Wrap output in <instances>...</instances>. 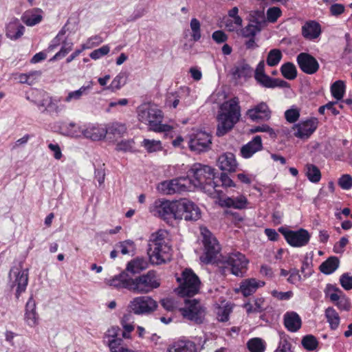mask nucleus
<instances>
[{
    "label": "nucleus",
    "mask_w": 352,
    "mask_h": 352,
    "mask_svg": "<svg viewBox=\"0 0 352 352\" xmlns=\"http://www.w3.org/2000/svg\"><path fill=\"white\" fill-rule=\"evenodd\" d=\"M215 169L210 166L195 163L188 171V178L195 187L199 188L208 194L219 193V185L215 181Z\"/></svg>",
    "instance_id": "f257e3e1"
},
{
    "label": "nucleus",
    "mask_w": 352,
    "mask_h": 352,
    "mask_svg": "<svg viewBox=\"0 0 352 352\" xmlns=\"http://www.w3.org/2000/svg\"><path fill=\"white\" fill-rule=\"evenodd\" d=\"M224 112H219L217 116L218 121L216 135L221 137L232 129L241 118V107L239 99L233 98L221 106Z\"/></svg>",
    "instance_id": "f03ea898"
},
{
    "label": "nucleus",
    "mask_w": 352,
    "mask_h": 352,
    "mask_svg": "<svg viewBox=\"0 0 352 352\" xmlns=\"http://www.w3.org/2000/svg\"><path fill=\"white\" fill-rule=\"evenodd\" d=\"M148 245L147 254L151 263L155 265L165 263L171 248L165 243L164 234L159 232L153 234Z\"/></svg>",
    "instance_id": "7ed1b4c3"
},
{
    "label": "nucleus",
    "mask_w": 352,
    "mask_h": 352,
    "mask_svg": "<svg viewBox=\"0 0 352 352\" xmlns=\"http://www.w3.org/2000/svg\"><path fill=\"white\" fill-rule=\"evenodd\" d=\"M138 119L140 122L147 124L149 129L156 132L168 131L170 126L162 124V111L149 105H142L138 108Z\"/></svg>",
    "instance_id": "20e7f679"
},
{
    "label": "nucleus",
    "mask_w": 352,
    "mask_h": 352,
    "mask_svg": "<svg viewBox=\"0 0 352 352\" xmlns=\"http://www.w3.org/2000/svg\"><path fill=\"white\" fill-rule=\"evenodd\" d=\"M177 280L180 283V296L192 297L199 293L201 280L192 269L186 268L182 273V277L177 278Z\"/></svg>",
    "instance_id": "39448f33"
},
{
    "label": "nucleus",
    "mask_w": 352,
    "mask_h": 352,
    "mask_svg": "<svg viewBox=\"0 0 352 352\" xmlns=\"http://www.w3.org/2000/svg\"><path fill=\"white\" fill-rule=\"evenodd\" d=\"M160 282L156 279L155 272L148 271L146 274L140 275L135 278L131 276L130 291L137 294H146L153 289L159 287Z\"/></svg>",
    "instance_id": "423d86ee"
},
{
    "label": "nucleus",
    "mask_w": 352,
    "mask_h": 352,
    "mask_svg": "<svg viewBox=\"0 0 352 352\" xmlns=\"http://www.w3.org/2000/svg\"><path fill=\"white\" fill-rule=\"evenodd\" d=\"M181 206L178 204V200L169 201L159 199L155 201L151 212L164 221L177 219V210L182 208Z\"/></svg>",
    "instance_id": "0eeeda50"
},
{
    "label": "nucleus",
    "mask_w": 352,
    "mask_h": 352,
    "mask_svg": "<svg viewBox=\"0 0 352 352\" xmlns=\"http://www.w3.org/2000/svg\"><path fill=\"white\" fill-rule=\"evenodd\" d=\"M188 144L190 151L197 153L207 152L211 148L212 136L201 130H196L188 135Z\"/></svg>",
    "instance_id": "6e6552de"
},
{
    "label": "nucleus",
    "mask_w": 352,
    "mask_h": 352,
    "mask_svg": "<svg viewBox=\"0 0 352 352\" xmlns=\"http://www.w3.org/2000/svg\"><path fill=\"white\" fill-rule=\"evenodd\" d=\"M254 79L258 85L265 88L289 87V84L287 81L280 78H274L266 74L263 60H261L256 66L254 71Z\"/></svg>",
    "instance_id": "1a4fd4ad"
},
{
    "label": "nucleus",
    "mask_w": 352,
    "mask_h": 352,
    "mask_svg": "<svg viewBox=\"0 0 352 352\" xmlns=\"http://www.w3.org/2000/svg\"><path fill=\"white\" fill-rule=\"evenodd\" d=\"M203 236V244L204 246L205 257L202 259L206 263H210L215 261L217 254L219 253L221 248L212 233L207 229L201 230Z\"/></svg>",
    "instance_id": "9d476101"
},
{
    "label": "nucleus",
    "mask_w": 352,
    "mask_h": 352,
    "mask_svg": "<svg viewBox=\"0 0 352 352\" xmlns=\"http://www.w3.org/2000/svg\"><path fill=\"white\" fill-rule=\"evenodd\" d=\"M157 307V303L155 300L150 296H142L130 301L128 309L135 315H146L154 311Z\"/></svg>",
    "instance_id": "9b49d317"
},
{
    "label": "nucleus",
    "mask_w": 352,
    "mask_h": 352,
    "mask_svg": "<svg viewBox=\"0 0 352 352\" xmlns=\"http://www.w3.org/2000/svg\"><path fill=\"white\" fill-rule=\"evenodd\" d=\"M185 305V307L180 309L184 318L193 321L196 324L203 323L206 311L200 302L196 299L186 300Z\"/></svg>",
    "instance_id": "f8f14e48"
},
{
    "label": "nucleus",
    "mask_w": 352,
    "mask_h": 352,
    "mask_svg": "<svg viewBox=\"0 0 352 352\" xmlns=\"http://www.w3.org/2000/svg\"><path fill=\"white\" fill-rule=\"evenodd\" d=\"M278 232L283 236L289 245L292 247H302L308 244L310 240V234L309 232L304 229L300 228L298 230H291L284 227L278 228Z\"/></svg>",
    "instance_id": "ddd939ff"
},
{
    "label": "nucleus",
    "mask_w": 352,
    "mask_h": 352,
    "mask_svg": "<svg viewBox=\"0 0 352 352\" xmlns=\"http://www.w3.org/2000/svg\"><path fill=\"white\" fill-rule=\"evenodd\" d=\"M181 209L177 210V219H184L187 221H196L201 218L200 208L192 201L188 199L178 200Z\"/></svg>",
    "instance_id": "4468645a"
},
{
    "label": "nucleus",
    "mask_w": 352,
    "mask_h": 352,
    "mask_svg": "<svg viewBox=\"0 0 352 352\" xmlns=\"http://www.w3.org/2000/svg\"><path fill=\"white\" fill-rule=\"evenodd\" d=\"M9 277L10 278V287L16 286L15 296L19 299L22 293H23L28 283V270H20L17 267H13L10 270Z\"/></svg>",
    "instance_id": "2eb2a0df"
},
{
    "label": "nucleus",
    "mask_w": 352,
    "mask_h": 352,
    "mask_svg": "<svg viewBox=\"0 0 352 352\" xmlns=\"http://www.w3.org/2000/svg\"><path fill=\"white\" fill-rule=\"evenodd\" d=\"M318 121L316 118H311L304 121H300L293 126L295 137L304 140L308 139L316 130Z\"/></svg>",
    "instance_id": "dca6fc26"
},
{
    "label": "nucleus",
    "mask_w": 352,
    "mask_h": 352,
    "mask_svg": "<svg viewBox=\"0 0 352 352\" xmlns=\"http://www.w3.org/2000/svg\"><path fill=\"white\" fill-rule=\"evenodd\" d=\"M226 263L230 267L232 274L241 277L247 269L249 261L244 254L237 252L230 254Z\"/></svg>",
    "instance_id": "f3484780"
},
{
    "label": "nucleus",
    "mask_w": 352,
    "mask_h": 352,
    "mask_svg": "<svg viewBox=\"0 0 352 352\" xmlns=\"http://www.w3.org/2000/svg\"><path fill=\"white\" fill-rule=\"evenodd\" d=\"M296 61L300 69L307 74H314L319 69L318 60L308 53H300L296 57Z\"/></svg>",
    "instance_id": "a211bd4d"
},
{
    "label": "nucleus",
    "mask_w": 352,
    "mask_h": 352,
    "mask_svg": "<svg viewBox=\"0 0 352 352\" xmlns=\"http://www.w3.org/2000/svg\"><path fill=\"white\" fill-rule=\"evenodd\" d=\"M272 111L266 102H261L247 111V116L252 121L268 120L271 118Z\"/></svg>",
    "instance_id": "6ab92c4d"
},
{
    "label": "nucleus",
    "mask_w": 352,
    "mask_h": 352,
    "mask_svg": "<svg viewBox=\"0 0 352 352\" xmlns=\"http://www.w3.org/2000/svg\"><path fill=\"white\" fill-rule=\"evenodd\" d=\"M263 148L261 137L256 135L251 141L241 148V155L245 159L250 158L256 152L261 151Z\"/></svg>",
    "instance_id": "aec40b11"
},
{
    "label": "nucleus",
    "mask_w": 352,
    "mask_h": 352,
    "mask_svg": "<svg viewBox=\"0 0 352 352\" xmlns=\"http://www.w3.org/2000/svg\"><path fill=\"white\" fill-rule=\"evenodd\" d=\"M186 180L185 177H179L169 181H164L161 183V188L167 195H172L175 192H180L185 190L186 185L182 182Z\"/></svg>",
    "instance_id": "412c9836"
},
{
    "label": "nucleus",
    "mask_w": 352,
    "mask_h": 352,
    "mask_svg": "<svg viewBox=\"0 0 352 352\" xmlns=\"http://www.w3.org/2000/svg\"><path fill=\"white\" fill-rule=\"evenodd\" d=\"M217 165L221 170L234 172L237 167L235 155L232 153H225L217 160Z\"/></svg>",
    "instance_id": "4be33fe9"
},
{
    "label": "nucleus",
    "mask_w": 352,
    "mask_h": 352,
    "mask_svg": "<svg viewBox=\"0 0 352 352\" xmlns=\"http://www.w3.org/2000/svg\"><path fill=\"white\" fill-rule=\"evenodd\" d=\"M264 285V282L257 280L255 278H247L241 283L239 289L236 291V292H241L243 296L248 297L255 293L259 287Z\"/></svg>",
    "instance_id": "5701e85b"
},
{
    "label": "nucleus",
    "mask_w": 352,
    "mask_h": 352,
    "mask_svg": "<svg viewBox=\"0 0 352 352\" xmlns=\"http://www.w3.org/2000/svg\"><path fill=\"white\" fill-rule=\"evenodd\" d=\"M283 323L289 331L296 332L301 328L302 320L296 312L287 311L284 314Z\"/></svg>",
    "instance_id": "b1692460"
},
{
    "label": "nucleus",
    "mask_w": 352,
    "mask_h": 352,
    "mask_svg": "<svg viewBox=\"0 0 352 352\" xmlns=\"http://www.w3.org/2000/svg\"><path fill=\"white\" fill-rule=\"evenodd\" d=\"M108 344L111 352H117L119 348L123 347L122 344L123 342L122 338L119 337L121 330L118 327H113L108 330Z\"/></svg>",
    "instance_id": "393cba45"
},
{
    "label": "nucleus",
    "mask_w": 352,
    "mask_h": 352,
    "mask_svg": "<svg viewBox=\"0 0 352 352\" xmlns=\"http://www.w3.org/2000/svg\"><path fill=\"white\" fill-rule=\"evenodd\" d=\"M320 34V25L314 21H308L302 27V34L306 39H315L318 38Z\"/></svg>",
    "instance_id": "a878e982"
},
{
    "label": "nucleus",
    "mask_w": 352,
    "mask_h": 352,
    "mask_svg": "<svg viewBox=\"0 0 352 352\" xmlns=\"http://www.w3.org/2000/svg\"><path fill=\"white\" fill-rule=\"evenodd\" d=\"M82 135L86 138L94 141H98L105 138L107 131H104V128L89 125L87 127H83Z\"/></svg>",
    "instance_id": "bb28decb"
},
{
    "label": "nucleus",
    "mask_w": 352,
    "mask_h": 352,
    "mask_svg": "<svg viewBox=\"0 0 352 352\" xmlns=\"http://www.w3.org/2000/svg\"><path fill=\"white\" fill-rule=\"evenodd\" d=\"M148 266V261L143 257H136L130 261L126 267L125 272L132 275L139 274Z\"/></svg>",
    "instance_id": "cd10ccee"
},
{
    "label": "nucleus",
    "mask_w": 352,
    "mask_h": 352,
    "mask_svg": "<svg viewBox=\"0 0 352 352\" xmlns=\"http://www.w3.org/2000/svg\"><path fill=\"white\" fill-rule=\"evenodd\" d=\"M252 68L245 59L239 60L232 72L233 76L237 79L241 78H250L252 76Z\"/></svg>",
    "instance_id": "c85d7f7f"
},
{
    "label": "nucleus",
    "mask_w": 352,
    "mask_h": 352,
    "mask_svg": "<svg viewBox=\"0 0 352 352\" xmlns=\"http://www.w3.org/2000/svg\"><path fill=\"white\" fill-rule=\"evenodd\" d=\"M167 352H197V346L193 342L180 340L169 346Z\"/></svg>",
    "instance_id": "c756f323"
},
{
    "label": "nucleus",
    "mask_w": 352,
    "mask_h": 352,
    "mask_svg": "<svg viewBox=\"0 0 352 352\" xmlns=\"http://www.w3.org/2000/svg\"><path fill=\"white\" fill-rule=\"evenodd\" d=\"M131 276L123 271L109 280V285L116 288H125L130 290Z\"/></svg>",
    "instance_id": "7c9ffc66"
},
{
    "label": "nucleus",
    "mask_w": 352,
    "mask_h": 352,
    "mask_svg": "<svg viewBox=\"0 0 352 352\" xmlns=\"http://www.w3.org/2000/svg\"><path fill=\"white\" fill-rule=\"evenodd\" d=\"M340 266V260L337 256H329L319 266L320 271L326 275L333 273Z\"/></svg>",
    "instance_id": "2f4dec72"
},
{
    "label": "nucleus",
    "mask_w": 352,
    "mask_h": 352,
    "mask_svg": "<svg viewBox=\"0 0 352 352\" xmlns=\"http://www.w3.org/2000/svg\"><path fill=\"white\" fill-rule=\"evenodd\" d=\"M330 300L341 311H349L351 309V302L346 295H339L338 293H333L330 295Z\"/></svg>",
    "instance_id": "473e14b6"
},
{
    "label": "nucleus",
    "mask_w": 352,
    "mask_h": 352,
    "mask_svg": "<svg viewBox=\"0 0 352 352\" xmlns=\"http://www.w3.org/2000/svg\"><path fill=\"white\" fill-rule=\"evenodd\" d=\"M305 175L312 183H318L321 179V172L314 164H307L305 166Z\"/></svg>",
    "instance_id": "72a5a7b5"
},
{
    "label": "nucleus",
    "mask_w": 352,
    "mask_h": 352,
    "mask_svg": "<svg viewBox=\"0 0 352 352\" xmlns=\"http://www.w3.org/2000/svg\"><path fill=\"white\" fill-rule=\"evenodd\" d=\"M346 91V85L343 80H338L334 82L331 86V93L336 101L342 99Z\"/></svg>",
    "instance_id": "f704fd0d"
},
{
    "label": "nucleus",
    "mask_w": 352,
    "mask_h": 352,
    "mask_svg": "<svg viewBox=\"0 0 352 352\" xmlns=\"http://www.w3.org/2000/svg\"><path fill=\"white\" fill-rule=\"evenodd\" d=\"M325 317L329 323L330 328L336 329L340 324V316L334 308L329 307L325 310Z\"/></svg>",
    "instance_id": "c9c22d12"
},
{
    "label": "nucleus",
    "mask_w": 352,
    "mask_h": 352,
    "mask_svg": "<svg viewBox=\"0 0 352 352\" xmlns=\"http://www.w3.org/2000/svg\"><path fill=\"white\" fill-rule=\"evenodd\" d=\"M263 302V298H258L254 299L253 304L250 302H245L243 305V307L245 309L248 314L261 313L265 310L262 307Z\"/></svg>",
    "instance_id": "e433bc0d"
},
{
    "label": "nucleus",
    "mask_w": 352,
    "mask_h": 352,
    "mask_svg": "<svg viewBox=\"0 0 352 352\" xmlns=\"http://www.w3.org/2000/svg\"><path fill=\"white\" fill-rule=\"evenodd\" d=\"M25 27L21 24H10L6 32V36L11 40H17L24 33Z\"/></svg>",
    "instance_id": "4c0bfd02"
},
{
    "label": "nucleus",
    "mask_w": 352,
    "mask_h": 352,
    "mask_svg": "<svg viewBox=\"0 0 352 352\" xmlns=\"http://www.w3.org/2000/svg\"><path fill=\"white\" fill-rule=\"evenodd\" d=\"M281 74L287 80H294L297 76V69L295 65L291 62H287L280 67Z\"/></svg>",
    "instance_id": "58836bf2"
},
{
    "label": "nucleus",
    "mask_w": 352,
    "mask_h": 352,
    "mask_svg": "<svg viewBox=\"0 0 352 352\" xmlns=\"http://www.w3.org/2000/svg\"><path fill=\"white\" fill-rule=\"evenodd\" d=\"M248 349L250 352H264L265 342L260 338H254L248 340Z\"/></svg>",
    "instance_id": "ea45409f"
},
{
    "label": "nucleus",
    "mask_w": 352,
    "mask_h": 352,
    "mask_svg": "<svg viewBox=\"0 0 352 352\" xmlns=\"http://www.w3.org/2000/svg\"><path fill=\"white\" fill-rule=\"evenodd\" d=\"M301 344L305 349L312 351L318 348L319 342L314 336L308 334L302 337Z\"/></svg>",
    "instance_id": "a19ab883"
},
{
    "label": "nucleus",
    "mask_w": 352,
    "mask_h": 352,
    "mask_svg": "<svg viewBox=\"0 0 352 352\" xmlns=\"http://www.w3.org/2000/svg\"><path fill=\"white\" fill-rule=\"evenodd\" d=\"M283 58V54L279 49L271 50L267 56L266 63L270 67H274L278 65Z\"/></svg>",
    "instance_id": "79ce46f5"
},
{
    "label": "nucleus",
    "mask_w": 352,
    "mask_h": 352,
    "mask_svg": "<svg viewBox=\"0 0 352 352\" xmlns=\"http://www.w3.org/2000/svg\"><path fill=\"white\" fill-rule=\"evenodd\" d=\"M126 78L127 75L126 72H120L112 80L110 85L107 87V89L112 91L120 89L122 86L126 84Z\"/></svg>",
    "instance_id": "37998d69"
},
{
    "label": "nucleus",
    "mask_w": 352,
    "mask_h": 352,
    "mask_svg": "<svg viewBox=\"0 0 352 352\" xmlns=\"http://www.w3.org/2000/svg\"><path fill=\"white\" fill-rule=\"evenodd\" d=\"M91 85L82 86L79 89L71 91L65 98V102H69L72 100H78L83 95L87 94V91L91 89Z\"/></svg>",
    "instance_id": "c03bdc74"
},
{
    "label": "nucleus",
    "mask_w": 352,
    "mask_h": 352,
    "mask_svg": "<svg viewBox=\"0 0 352 352\" xmlns=\"http://www.w3.org/2000/svg\"><path fill=\"white\" fill-rule=\"evenodd\" d=\"M73 43L67 41L66 39L62 41V47L59 52H58L51 59L50 61H55L65 57L73 47Z\"/></svg>",
    "instance_id": "a18cd8bd"
},
{
    "label": "nucleus",
    "mask_w": 352,
    "mask_h": 352,
    "mask_svg": "<svg viewBox=\"0 0 352 352\" xmlns=\"http://www.w3.org/2000/svg\"><path fill=\"white\" fill-rule=\"evenodd\" d=\"M312 257H309L307 254L302 262L300 272L303 274L305 278L309 277L313 273Z\"/></svg>",
    "instance_id": "49530a36"
},
{
    "label": "nucleus",
    "mask_w": 352,
    "mask_h": 352,
    "mask_svg": "<svg viewBox=\"0 0 352 352\" xmlns=\"http://www.w3.org/2000/svg\"><path fill=\"white\" fill-rule=\"evenodd\" d=\"M126 129L124 124L113 123L107 128H104V131H107V135L120 137L126 132Z\"/></svg>",
    "instance_id": "de8ad7c7"
},
{
    "label": "nucleus",
    "mask_w": 352,
    "mask_h": 352,
    "mask_svg": "<svg viewBox=\"0 0 352 352\" xmlns=\"http://www.w3.org/2000/svg\"><path fill=\"white\" fill-rule=\"evenodd\" d=\"M190 29L192 30L191 37L195 42L199 41L201 37V23L196 18H192L190 23Z\"/></svg>",
    "instance_id": "09e8293b"
},
{
    "label": "nucleus",
    "mask_w": 352,
    "mask_h": 352,
    "mask_svg": "<svg viewBox=\"0 0 352 352\" xmlns=\"http://www.w3.org/2000/svg\"><path fill=\"white\" fill-rule=\"evenodd\" d=\"M142 143L148 153L156 152L162 149V143L159 140L144 139Z\"/></svg>",
    "instance_id": "8fccbe9b"
},
{
    "label": "nucleus",
    "mask_w": 352,
    "mask_h": 352,
    "mask_svg": "<svg viewBox=\"0 0 352 352\" xmlns=\"http://www.w3.org/2000/svg\"><path fill=\"white\" fill-rule=\"evenodd\" d=\"M261 31V27L254 23H250L242 30V36L245 38L254 37Z\"/></svg>",
    "instance_id": "3c124183"
},
{
    "label": "nucleus",
    "mask_w": 352,
    "mask_h": 352,
    "mask_svg": "<svg viewBox=\"0 0 352 352\" xmlns=\"http://www.w3.org/2000/svg\"><path fill=\"white\" fill-rule=\"evenodd\" d=\"M250 131L251 133H255L258 132H266L272 139H275L277 136L275 131L269 125L265 124H262L261 126H254L250 130Z\"/></svg>",
    "instance_id": "603ef678"
},
{
    "label": "nucleus",
    "mask_w": 352,
    "mask_h": 352,
    "mask_svg": "<svg viewBox=\"0 0 352 352\" xmlns=\"http://www.w3.org/2000/svg\"><path fill=\"white\" fill-rule=\"evenodd\" d=\"M267 20L270 23H275L282 15V11L278 7H272L267 10Z\"/></svg>",
    "instance_id": "864d4df0"
},
{
    "label": "nucleus",
    "mask_w": 352,
    "mask_h": 352,
    "mask_svg": "<svg viewBox=\"0 0 352 352\" xmlns=\"http://www.w3.org/2000/svg\"><path fill=\"white\" fill-rule=\"evenodd\" d=\"M134 145L133 140H122L117 144L116 149L118 151L133 152Z\"/></svg>",
    "instance_id": "5fc2aeb1"
},
{
    "label": "nucleus",
    "mask_w": 352,
    "mask_h": 352,
    "mask_svg": "<svg viewBox=\"0 0 352 352\" xmlns=\"http://www.w3.org/2000/svg\"><path fill=\"white\" fill-rule=\"evenodd\" d=\"M338 184L343 190H350L352 188V177L349 174L342 175L338 179Z\"/></svg>",
    "instance_id": "6e6d98bb"
},
{
    "label": "nucleus",
    "mask_w": 352,
    "mask_h": 352,
    "mask_svg": "<svg viewBox=\"0 0 352 352\" xmlns=\"http://www.w3.org/2000/svg\"><path fill=\"white\" fill-rule=\"evenodd\" d=\"M102 42H103V39L102 38V37L100 36H99V35L93 36L90 37L89 38H88V40L87 41V42L85 43H83L82 45V50L91 49L95 46L99 45Z\"/></svg>",
    "instance_id": "4d7b16f0"
},
{
    "label": "nucleus",
    "mask_w": 352,
    "mask_h": 352,
    "mask_svg": "<svg viewBox=\"0 0 352 352\" xmlns=\"http://www.w3.org/2000/svg\"><path fill=\"white\" fill-rule=\"evenodd\" d=\"M252 18V22L261 27L262 24L265 22V13L263 10H254L251 14Z\"/></svg>",
    "instance_id": "13d9d810"
},
{
    "label": "nucleus",
    "mask_w": 352,
    "mask_h": 352,
    "mask_svg": "<svg viewBox=\"0 0 352 352\" xmlns=\"http://www.w3.org/2000/svg\"><path fill=\"white\" fill-rule=\"evenodd\" d=\"M300 117V111L298 109H289L285 112V118L289 123H294Z\"/></svg>",
    "instance_id": "bf43d9fd"
},
{
    "label": "nucleus",
    "mask_w": 352,
    "mask_h": 352,
    "mask_svg": "<svg viewBox=\"0 0 352 352\" xmlns=\"http://www.w3.org/2000/svg\"><path fill=\"white\" fill-rule=\"evenodd\" d=\"M110 51V48L108 45H103L102 47L94 50L89 54L91 58L97 60L103 56L107 55Z\"/></svg>",
    "instance_id": "052dcab7"
},
{
    "label": "nucleus",
    "mask_w": 352,
    "mask_h": 352,
    "mask_svg": "<svg viewBox=\"0 0 352 352\" xmlns=\"http://www.w3.org/2000/svg\"><path fill=\"white\" fill-rule=\"evenodd\" d=\"M340 283L345 290L352 289V276L349 273H344L340 277Z\"/></svg>",
    "instance_id": "680f3d73"
},
{
    "label": "nucleus",
    "mask_w": 352,
    "mask_h": 352,
    "mask_svg": "<svg viewBox=\"0 0 352 352\" xmlns=\"http://www.w3.org/2000/svg\"><path fill=\"white\" fill-rule=\"evenodd\" d=\"M25 320L30 327H35L38 323V314L36 311L25 312Z\"/></svg>",
    "instance_id": "e2e57ef3"
},
{
    "label": "nucleus",
    "mask_w": 352,
    "mask_h": 352,
    "mask_svg": "<svg viewBox=\"0 0 352 352\" xmlns=\"http://www.w3.org/2000/svg\"><path fill=\"white\" fill-rule=\"evenodd\" d=\"M67 133L72 137H80L82 135V129L83 127L78 126L74 122H70L67 126Z\"/></svg>",
    "instance_id": "0e129e2a"
},
{
    "label": "nucleus",
    "mask_w": 352,
    "mask_h": 352,
    "mask_svg": "<svg viewBox=\"0 0 352 352\" xmlns=\"http://www.w3.org/2000/svg\"><path fill=\"white\" fill-rule=\"evenodd\" d=\"M272 295L273 297L277 298L279 300H287L293 296L294 293L292 291L283 292L273 290L272 292Z\"/></svg>",
    "instance_id": "69168bd1"
},
{
    "label": "nucleus",
    "mask_w": 352,
    "mask_h": 352,
    "mask_svg": "<svg viewBox=\"0 0 352 352\" xmlns=\"http://www.w3.org/2000/svg\"><path fill=\"white\" fill-rule=\"evenodd\" d=\"M42 20V16L39 14H32L29 16H24L23 17V22L28 25V26H33L38 23H40Z\"/></svg>",
    "instance_id": "338daca9"
},
{
    "label": "nucleus",
    "mask_w": 352,
    "mask_h": 352,
    "mask_svg": "<svg viewBox=\"0 0 352 352\" xmlns=\"http://www.w3.org/2000/svg\"><path fill=\"white\" fill-rule=\"evenodd\" d=\"M300 270L296 268H292L289 270V277L287 278L288 283L291 284H296L297 282L302 280L301 275L299 274Z\"/></svg>",
    "instance_id": "774afa93"
}]
</instances>
